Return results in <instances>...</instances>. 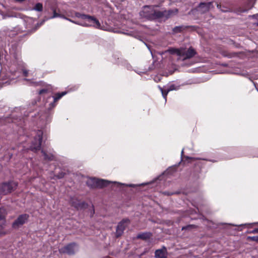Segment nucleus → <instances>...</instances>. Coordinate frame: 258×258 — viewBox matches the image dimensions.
<instances>
[{
	"mask_svg": "<svg viewBox=\"0 0 258 258\" xmlns=\"http://www.w3.org/2000/svg\"><path fill=\"white\" fill-rule=\"evenodd\" d=\"M46 91V90L45 89H42L39 91V94H42Z\"/></svg>",
	"mask_w": 258,
	"mask_h": 258,
	"instance_id": "obj_26",
	"label": "nucleus"
},
{
	"mask_svg": "<svg viewBox=\"0 0 258 258\" xmlns=\"http://www.w3.org/2000/svg\"><path fill=\"white\" fill-rule=\"evenodd\" d=\"M177 9L169 10L168 11H164L162 12L157 11L153 6H144L142 11L140 12V16L147 19H155L162 17H170L173 14H176Z\"/></svg>",
	"mask_w": 258,
	"mask_h": 258,
	"instance_id": "obj_1",
	"label": "nucleus"
},
{
	"mask_svg": "<svg viewBox=\"0 0 258 258\" xmlns=\"http://www.w3.org/2000/svg\"><path fill=\"white\" fill-rule=\"evenodd\" d=\"M111 182L108 180L91 178L87 180V184L90 187H103L108 185Z\"/></svg>",
	"mask_w": 258,
	"mask_h": 258,
	"instance_id": "obj_4",
	"label": "nucleus"
},
{
	"mask_svg": "<svg viewBox=\"0 0 258 258\" xmlns=\"http://www.w3.org/2000/svg\"><path fill=\"white\" fill-rule=\"evenodd\" d=\"M151 234L150 233L146 232L138 234L137 237L143 240H147L151 237Z\"/></svg>",
	"mask_w": 258,
	"mask_h": 258,
	"instance_id": "obj_15",
	"label": "nucleus"
},
{
	"mask_svg": "<svg viewBox=\"0 0 258 258\" xmlns=\"http://www.w3.org/2000/svg\"><path fill=\"white\" fill-rule=\"evenodd\" d=\"M169 52L171 54H176L179 56L178 59L182 60L190 58L193 57L196 54L195 50L192 48H189L187 50L183 48L179 49L171 48L165 51V52Z\"/></svg>",
	"mask_w": 258,
	"mask_h": 258,
	"instance_id": "obj_2",
	"label": "nucleus"
},
{
	"mask_svg": "<svg viewBox=\"0 0 258 258\" xmlns=\"http://www.w3.org/2000/svg\"><path fill=\"white\" fill-rule=\"evenodd\" d=\"M42 135L43 133L41 131H38L37 132L32 145L30 147L31 150L37 151L40 149L42 139Z\"/></svg>",
	"mask_w": 258,
	"mask_h": 258,
	"instance_id": "obj_5",
	"label": "nucleus"
},
{
	"mask_svg": "<svg viewBox=\"0 0 258 258\" xmlns=\"http://www.w3.org/2000/svg\"><path fill=\"white\" fill-rule=\"evenodd\" d=\"M81 19L83 21L81 22H80V23H86V22L89 23V21H87L86 19Z\"/></svg>",
	"mask_w": 258,
	"mask_h": 258,
	"instance_id": "obj_24",
	"label": "nucleus"
},
{
	"mask_svg": "<svg viewBox=\"0 0 258 258\" xmlns=\"http://www.w3.org/2000/svg\"><path fill=\"white\" fill-rule=\"evenodd\" d=\"M114 183L117 184V185L121 184V183L116 182H114Z\"/></svg>",
	"mask_w": 258,
	"mask_h": 258,
	"instance_id": "obj_30",
	"label": "nucleus"
},
{
	"mask_svg": "<svg viewBox=\"0 0 258 258\" xmlns=\"http://www.w3.org/2000/svg\"><path fill=\"white\" fill-rule=\"evenodd\" d=\"M32 10L37 12H41L43 10V5L41 3H37Z\"/></svg>",
	"mask_w": 258,
	"mask_h": 258,
	"instance_id": "obj_16",
	"label": "nucleus"
},
{
	"mask_svg": "<svg viewBox=\"0 0 258 258\" xmlns=\"http://www.w3.org/2000/svg\"><path fill=\"white\" fill-rule=\"evenodd\" d=\"M67 94V92L64 91L61 92V93H57L55 96L53 98L54 102H56L60 99L63 96Z\"/></svg>",
	"mask_w": 258,
	"mask_h": 258,
	"instance_id": "obj_17",
	"label": "nucleus"
},
{
	"mask_svg": "<svg viewBox=\"0 0 258 258\" xmlns=\"http://www.w3.org/2000/svg\"><path fill=\"white\" fill-rule=\"evenodd\" d=\"M75 16L80 19H86L89 23H82L81 26L89 27L92 26L97 29H101V26L98 20L95 18L86 15L81 14L79 13H75Z\"/></svg>",
	"mask_w": 258,
	"mask_h": 258,
	"instance_id": "obj_3",
	"label": "nucleus"
},
{
	"mask_svg": "<svg viewBox=\"0 0 258 258\" xmlns=\"http://www.w3.org/2000/svg\"><path fill=\"white\" fill-rule=\"evenodd\" d=\"M247 239L258 242V236H248Z\"/></svg>",
	"mask_w": 258,
	"mask_h": 258,
	"instance_id": "obj_21",
	"label": "nucleus"
},
{
	"mask_svg": "<svg viewBox=\"0 0 258 258\" xmlns=\"http://www.w3.org/2000/svg\"><path fill=\"white\" fill-rule=\"evenodd\" d=\"M167 256V250L166 248L158 249L155 251L156 258H166Z\"/></svg>",
	"mask_w": 258,
	"mask_h": 258,
	"instance_id": "obj_13",
	"label": "nucleus"
},
{
	"mask_svg": "<svg viewBox=\"0 0 258 258\" xmlns=\"http://www.w3.org/2000/svg\"><path fill=\"white\" fill-rule=\"evenodd\" d=\"M186 158L190 159L191 160H195V158H189V157H186Z\"/></svg>",
	"mask_w": 258,
	"mask_h": 258,
	"instance_id": "obj_29",
	"label": "nucleus"
},
{
	"mask_svg": "<svg viewBox=\"0 0 258 258\" xmlns=\"http://www.w3.org/2000/svg\"><path fill=\"white\" fill-rule=\"evenodd\" d=\"M71 204L73 206H74V207H75L76 208H77V209H79V208H80L81 207V204L77 200H75L74 201L73 200H72L71 201Z\"/></svg>",
	"mask_w": 258,
	"mask_h": 258,
	"instance_id": "obj_20",
	"label": "nucleus"
},
{
	"mask_svg": "<svg viewBox=\"0 0 258 258\" xmlns=\"http://www.w3.org/2000/svg\"><path fill=\"white\" fill-rule=\"evenodd\" d=\"M42 153L43 154V156L45 160L50 161V160H52L53 159L54 156L53 155H52V154L47 155L45 152H44L43 151H42Z\"/></svg>",
	"mask_w": 258,
	"mask_h": 258,
	"instance_id": "obj_19",
	"label": "nucleus"
},
{
	"mask_svg": "<svg viewBox=\"0 0 258 258\" xmlns=\"http://www.w3.org/2000/svg\"><path fill=\"white\" fill-rule=\"evenodd\" d=\"M127 186H130V187H133V186H134V185H133V184H129V185H127Z\"/></svg>",
	"mask_w": 258,
	"mask_h": 258,
	"instance_id": "obj_31",
	"label": "nucleus"
},
{
	"mask_svg": "<svg viewBox=\"0 0 258 258\" xmlns=\"http://www.w3.org/2000/svg\"><path fill=\"white\" fill-rule=\"evenodd\" d=\"M183 154V150H182L181 151V156H182Z\"/></svg>",
	"mask_w": 258,
	"mask_h": 258,
	"instance_id": "obj_32",
	"label": "nucleus"
},
{
	"mask_svg": "<svg viewBox=\"0 0 258 258\" xmlns=\"http://www.w3.org/2000/svg\"><path fill=\"white\" fill-rule=\"evenodd\" d=\"M248 1H249V3H248V6H247V8L246 9L242 10L241 11L242 12H244L248 11V10L250 9L253 6L255 0H248Z\"/></svg>",
	"mask_w": 258,
	"mask_h": 258,
	"instance_id": "obj_18",
	"label": "nucleus"
},
{
	"mask_svg": "<svg viewBox=\"0 0 258 258\" xmlns=\"http://www.w3.org/2000/svg\"><path fill=\"white\" fill-rule=\"evenodd\" d=\"M78 250V246L75 243L69 244L59 249L60 253L73 254Z\"/></svg>",
	"mask_w": 258,
	"mask_h": 258,
	"instance_id": "obj_7",
	"label": "nucleus"
},
{
	"mask_svg": "<svg viewBox=\"0 0 258 258\" xmlns=\"http://www.w3.org/2000/svg\"><path fill=\"white\" fill-rule=\"evenodd\" d=\"M128 222V220L125 219L123 220L118 224L116 231V234L117 237L120 236L122 234L125 227L127 226Z\"/></svg>",
	"mask_w": 258,
	"mask_h": 258,
	"instance_id": "obj_11",
	"label": "nucleus"
},
{
	"mask_svg": "<svg viewBox=\"0 0 258 258\" xmlns=\"http://www.w3.org/2000/svg\"><path fill=\"white\" fill-rule=\"evenodd\" d=\"M251 17L258 19V14L254 15L252 16ZM256 25H258V23H256Z\"/></svg>",
	"mask_w": 258,
	"mask_h": 258,
	"instance_id": "obj_25",
	"label": "nucleus"
},
{
	"mask_svg": "<svg viewBox=\"0 0 258 258\" xmlns=\"http://www.w3.org/2000/svg\"><path fill=\"white\" fill-rule=\"evenodd\" d=\"M17 184L15 182L4 183L0 185V192L4 195L7 194L14 190Z\"/></svg>",
	"mask_w": 258,
	"mask_h": 258,
	"instance_id": "obj_6",
	"label": "nucleus"
},
{
	"mask_svg": "<svg viewBox=\"0 0 258 258\" xmlns=\"http://www.w3.org/2000/svg\"><path fill=\"white\" fill-rule=\"evenodd\" d=\"M217 7H218V8H220V6L219 5H217Z\"/></svg>",
	"mask_w": 258,
	"mask_h": 258,
	"instance_id": "obj_33",
	"label": "nucleus"
},
{
	"mask_svg": "<svg viewBox=\"0 0 258 258\" xmlns=\"http://www.w3.org/2000/svg\"><path fill=\"white\" fill-rule=\"evenodd\" d=\"M222 11H224V12H226L227 11L226 10H222Z\"/></svg>",
	"mask_w": 258,
	"mask_h": 258,
	"instance_id": "obj_35",
	"label": "nucleus"
},
{
	"mask_svg": "<svg viewBox=\"0 0 258 258\" xmlns=\"http://www.w3.org/2000/svg\"><path fill=\"white\" fill-rule=\"evenodd\" d=\"M211 5V3H201L198 7V10L202 13H205L210 10Z\"/></svg>",
	"mask_w": 258,
	"mask_h": 258,
	"instance_id": "obj_12",
	"label": "nucleus"
},
{
	"mask_svg": "<svg viewBox=\"0 0 258 258\" xmlns=\"http://www.w3.org/2000/svg\"><path fill=\"white\" fill-rule=\"evenodd\" d=\"M28 215L27 214H23L20 215L13 223V227L14 228H17L20 226L24 224L27 220Z\"/></svg>",
	"mask_w": 258,
	"mask_h": 258,
	"instance_id": "obj_10",
	"label": "nucleus"
},
{
	"mask_svg": "<svg viewBox=\"0 0 258 258\" xmlns=\"http://www.w3.org/2000/svg\"><path fill=\"white\" fill-rule=\"evenodd\" d=\"M6 214V209L4 208H0V235H4L6 233L4 230L5 225V217Z\"/></svg>",
	"mask_w": 258,
	"mask_h": 258,
	"instance_id": "obj_8",
	"label": "nucleus"
},
{
	"mask_svg": "<svg viewBox=\"0 0 258 258\" xmlns=\"http://www.w3.org/2000/svg\"><path fill=\"white\" fill-rule=\"evenodd\" d=\"M59 17L63 19H67V17L65 16L64 15L61 14L59 11H58V12H56V10L55 9L53 10V15L50 17V19H53L55 18Z\"/></svg>",
	"mask_w": 258,
	"mask_h": 258,
	"instance_id": "obj_14",
	"label": "nucleus"
},
{
	"mask_svg": "<svg viewBox=\"0 0 258 258\" xmlns=\"http://www.w3.org/2000/svg\"><path fill=\"white\" fill-rule=\"evenodd\" d=\"M159 88L160 90L161 91L162 96L164 97V98L165 100V101H166V96L168 94V93L169 91H173V90H177L179 88V86L175 85L174 84H170L169 85L167 88L166 89H163L162 88L159 86Z\"/></svg>",
	"mask_w": 258,
	"mask_h": 258,
	"instance_id": "obj_9",
	"label": "nucleus"
},
{
	"mask_svg": "<svg viewBox=\"0 0 258 258\" xmlns=\"http://www.w3.org/2000/svg\"><path fill=\"white\" fill-rule=\"evenodd\" d=\"M65 19L69 21L70 22H72L73 23H75V24L81 25V23H80V22L74 21H73V20H71L70 19L67 18V19Z\"/></svg>",
	"mask_w": 258,
	"mask_h": 258,
	"instance_id": "obj_22",
	"label": "nucleus"
},
{
	"mask_svg": "<svg viewBox=\"0 0 258 258\" xmlns=\"http://www.w3.org/2000/svg\"><path fill=\"white\" fill-rule=\"evenodd\" d=\"M22 71L23 72V75L26 76V77H27L28 76V71H26L25 69L22 68Z\"/></svg>",
	"mask_w": 258,
	"mask_h": 258,
	"instance_id": "obj_23",
	"label": "nucleus"
},
{
	"mask_svg": "<svg viewBox=\"0 0 258 258\" xmlns=\"http://www.w3.org/2000/svg\"><path fill=\"white\" fill-rule=\"evenodd\" d=\"M63 176H64L63 174H61L60 175L58 176V178H62V177H63Z\"/></svg>",
	"mask_w": 258,
	"mask_h": 258,
	"instance_id": "obj_28",
	"label": "nucleus"
},
{
	"mask_svg": "<svg viewBox=\"0 0 258 258\" xmlns=\"http://www.w3.org/2000/svg\"><path fill=\"white\" fill-rule=\"evenodd\" d=\"M2 87V85L0 84V88Z\"/></svg>",
	"mask_w": 258,
	"mask_h": 258,
	"instance_id": "obj_34",
	"label": "nucleus"
},
{
	"mask_svg": "<svg viewBox=\"0 0 258 258\" xmlns=\"http://www.w3.org/2000/svg\"><path fill=\"white\" fill-rule=\"evenodd\" d=\"M252 232V233H258V229L253 230Z\"/></svg>",
	"mask_w": 258,
	"mask_h": 258,
	"instance_id": "obj_27",
	"label": "nucleus"
}]
</instances>
